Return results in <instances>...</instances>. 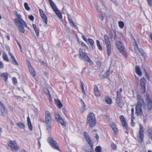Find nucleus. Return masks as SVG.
<instances>
[{
  "mask_svg": "<svg viewBox=\"0 0 152 152\" xmlns=\"http://www.w3.org/2000/svg\"><path fill=\"white\" fill-rule=\"evenodd\" d=\"M14 12L17 17V18H15L14 20L15 22L16 26L18 27L20 31L21 32L24 33L25 31L24 27H26L27 24L21 18V15L20 13H18L16 11H14Z\"/></svg>",
  "mask_w": 152,
  "mask_h": 152,
  "instance_id": "obj_1",
  "label": "nucleus"
},
{
  "mask_svg": "<svg viewBox=\"0 0 152 152\" xmlns=\"http://www.w3.org/2000/svg\"><path fill=\"white\" fill-rule=\"evenodd\" d=\"M79 58L80 59H83L87 64L91 65L93 64L92 61L88 56L87 53L84 52H83L81 49L79 50Z\"/></svg>",
  "mask_w": 152,
  "mask_h": 152,
  "instance_id": "obj_2",
  "label": "nucleus"
},
{
  "mask_svg": "<svg viewBox=\"0 0 152 152\" xmlns=\"http://www.w3.org/2000/svg\"><path fill=\"white\" fill-rule=\"evenodd\" d=\"M138 102L136 105V111L138 115H140L142 114L141 105L144 103L141 96L140 95H137Z\"/></svg>",
  "mask_w": 152,
  "mask_h": 152,
  "instance_id": "obj_3",
  "label": "nucleus"
},
{
  "mask_svg": "<svg viewBox=\"0 0 152 152\" xmlns=\"http://www.w3.org/2000/svg\"><path fill=\"white\" fill-rule=\"evenodd\" d=\"M87 124L91 127H94L96 124V118L94 115L92 113H90L87 118Z\"/></svg>",
  "mask_w": 152,
  "mask_h": 152,
  "instance_id": "obj_4",
  "label": "nucleus"
},
{
  "mask_svg": "<svg viewBox=\"0 0 152 152\" xmlns=\"http://www.w3.org/2000/svg\"><path fill=\"white\" fill-rule=\"evenodd\" d=\"M144 135V129L143 127L141 124H139V133L137 135V140L139 143H141L143 141Z\"/></svg>",
  "mask_w": 152,
  "mask_h": 152,
  "instance_id": "obj_5",
  "label": "nucleus"
},
{
  "mask_svg": "<svg viewBox=\"0 0 152 152\" xmlns=\"http://www.w3.org/2000/svg\"><path fill=\"white\" fill-rule=\"evenodd\" d=\"M7 148L13 151H16L19 148L16 142L14 140L10 141L7 143Z\"/></svg>",
  "mask_w": 152,
  "mask_h": 152,
  "instance_id": "obj_6",
  "label": "nucleus"
},
{
  "mask_svg": "<svg viewBox=\"0 0 152 152\" xmlns=\"http://www.w3.org/2000/svg\"><path fill=\"white\" fill-rule=\"evenodd\" d=\"M116 45L120 53L125 57H127V54L124 49V46L121 42L120 41H117L116 43Z\"/></svg>",
  "mask_w": 152,
  "mask_h": 152,
  "instance_id": "obj_7",
  "label": "nucleus"
},
{
  "mask_svg": "<svg viewBox=\"0 0 152 152\" xmlns=\"http://www.w3.org/2000/svg\"><path fill=\"white\" fill-rule=\"evenodd\" d=\"M49 2L53 10L55 12L56 14L60 19L62 18V15L61 12L58 10L57 7L52 0H49Z\"/></svg>",
  "mask_w": 152,
  "mask_h": 152,
  "instance_id": "obj_8",
  "label": "nucleus"
},
{
  "mask_svg": "<svg viewBox=\"0 0 152 152\" xmlns=\"http://www.w3.org/2000/svg\"><path fill=\"white\" fill-rule=\"evenodd\" d=\"M48 142L53 148L60 151L57 143L52 138L49 137L48 139Z\"/></svg>",
  "mask_w": 152,
  "mask_h": 152,
  "instance_id": "obj_9",
  "label": "nucleus"
},
{
  "mask_svg": "<svg viewBox=\"0 0 152 152\" xmlns=\"http://www.w3.org/2000/svg\"><path fill=\"white\" fill-rule=\"evenodd\" d=\"M122 91V89L121 88L119 91H117V98H116V102L120 107H121L123 104L122 102L121 93Z\"/></svg>",
  "mask_w": 152,
  "mask_h": 152,
  "instance_id": "obj_10",
  "label": "nucleus"
},
{
  "mask_svg": "<svg viewBox=\"0 0 152 152\" xmlns=\"http://www.w3.org/2000/svg\"><path fill=\"white\" fill-rule=\"evenodd\" d=\"M140 88L141 91L144 93L146 91V82L145 80V78H142L141 79L140 82Z\"/></svg>",
  "mask_w": 152,
  "mask_h": 152,
  "instance_id": "obj_11",
  "label": "nucleus"
},
{
  "mask_svg": "<svg viewBox=\"0 0 152 152\" xmlns=\"http://www.w3.org/2000/svg\"><path fill=\"white\" fill-rule=\"evenodd\" d=\"M84 136L86 141L90 145L91 149H93V143L90 138L87 132H84Z\"/></svg>",
  "mask_w": 152,
  "mask_h": 152,
  "instance_id": "obj_12",
  "label": "nucleus"
},
{
  "mask_svg": "<svg viewBox=\"0 0 152 152\" xmlns=\"http://www.w3.org/2000/svg\"><path fill=\"white\" fill-rule=\"evenodd\" d=\"M45 120L47 124H51V117L50 114L48 111H46L45 113Z\"/></svg>",
  "mask_w": 152,
  "mask_h": 152,
  "instance_id": "obj_13",
  "label": "nucleus"
},
{
  "mask_svg": "<svg viewBox=\"0 0 152 152\" xmlns=\"http://www.w3.org/2000/svg\"><path fill=\"white\" fill-rule=\"evenodd\" d=\"M120 119L124 128L127 129L128 128V125L125 118L123 115H121L120 116Z\"/></svg>",
  "mask_w": 152,
  "mask_h": 152,
  "instance_id": "obj_14",
  "label": "nucleus"
},
{
  "mask_svg": "<svg viewBox=\"0 0 152 152\" xmlns=\"http://www.w3.org/2000/svg\"><path fill=\"white\" fill-rule=\"evenodd\" d=\"M146 101L147 103V107L149 110L152 108V102L150 96L148 94H146Z\"/></svg>",
  "mask_w": 152,
  "mask_h": 152,
  "instance_id": "obj_15",
  "label": "nucleus"
},
{
  "mask_svg": "<svg viewBox=\"0 0 152 152\" xmlns=\"http://www.w3.org/2000/svg\"><path fill=\"white\" fill-rule=\"evenodd\" d=\"M39 12L41 17L43 19V22L45 23V26H47V24L48 23V20L47 16L42 10L39 9Z\"/></svg>",
  "mask_w": 152,
  "mask_h": 152,
  "instance_id": "obj_16",
  "label": "nucleus"
},
{
  "mask_svg": "<svg viewBox=\"0 0 152 152\" xmlns=\"http://www.w3.org/2000/svg\"><path fill=\"white\" fill-rule=\"evenodd\" d=\"M55 117L57 120L63 126L65 125V123L61 116L58 114L56 113Z\"/></svg>",
  "mask_w": 152,
  "mask_h": 152,
  "instance_id": "obj_17",
  "label": "nucleus"
},
{
  "mask_svg": "<svg viewBox=\"0 0 152 152\" xmlns=\"http://www.w3.org/2000/svg\"><path fill=\"white\" fill-rule=\"evenodd\" d=\"M110 126L112 129L115 134L116 135L118 133V131L117 125L113 122H111L110 124Z\"/></svg>",
  "mask_w": 152,
  "mask_h": 152,
  "instance_id": "obj_18",
  "label": "nucleus"
},
{
  "mask_svg": "<svg viewBox=\"0 0 152 152\" xmlns=\"http://www.w3.org/2000/svg\"><path fill=\"white\" fill-rule=\"evenodd\" d=\"M28 65L29 68V72H30L31 74L34 77L35 75V72L34 70V69L30 63L29 61H28Z\"/></svg>",
  "mask_w": 152,
  "mask_h": 152,
  "instance_id": "obj_19",
  "label": "nucleus"
},
{
  "mask_svg": "<svg viewBox=\"0 0 152 152\" xmlns=\"http://www.w3.org/2000/svg\"><path fill=\"white\" fill-rule=\"evenodd\" d=\"M94 95L96 97H99L101 96V92L99 90L97 86H95L94 88Z\"/></svg>",
  "mask_w": 152,
  "mask_h": 152,
  "instance_id": "obj_20",
  "label": "nucleus"
},
{
  "mask_svg": "<svg viewBox=\"0 0 152 152\" xmlns=\"http://www.w3.org/2000/svg\"><path fill=\"white\" fill-rule=\"evenodd\" d=\"M0 109L1 113L4 115H5L6 113V108L3 104L0 101Z\"/></svg>",
  "mask_w": 152,
  "mask_h": 152,
  "instance_id": "obj_21",
  "label": "nucleus"
},
{
  "mask_svg": "<svg viewBox=\"0 0 152 152\" xmlns=\"http://www.w3.org/2000/svg\"><path fill=\"white\" fill-rule=\"evenodd\" d=\"M27 121L28 126V128L29 130L31 132H32L33 130V126L31 124V122L30 118L29 116H28L27 117Z\"/></svg>",
  "mask_w": 152,
  "mask_h": 152,
  "instance_id": "obj_22",
  "label": "nucleus"
},
{
  "mask_svg": "<svg viewBox=\"0 0 152 152\" xmlns=\"http://www.w3.org/2000/svg\"><path fill=\"white\" fill-rule=\"evenodd\" d=\"M9 55L10 56H11V57L12 58V63L14 65H18V64L17 62V61L15 58V57H14L12 54L11 53H9Z\"/></svg>",
  "mask_w": 152,
  "mask_h": 152,
  "instance_id": "obj_23",
  "label": "nucleus"
},
{
  "mask_svg": "<svg viewBox=\"0 0 152 152\" xmlns=\"http://www.w3.org/2000/svg\"><path fill=\"white\" fill-rule=\"evenodd\" d=\"M106 46L107 55L108 56H109L111 54V47L110 43L106 44Z\"/></svg>",
  "mask_w": 152,
  "mask_h": 152,
  "instance_id": "obj_24",
  "label": "nucleus"
},
{
  "mask_svg": "<svg viewBox=\"0 0 152 152\" xmlns=\"http://www.w3.org/2000/svg\"><path fill=\"white\" fill-rule=\"evenodd\" d=\"M68 18L69 20V23L72 27L76 29H77V26L75 25L72 19H70V18H69V16L68 17Z\"/></svg>",
  "mask_w": 152,
  "mask_h": 152,
  "instance_id": "obj_25",
  "label": "nucleus"
},
{
  "mask_svg": "<svg viewBox=\"0 0 152 152\" xmlns=\"http://www.w3.org/2000/svg\"><path fill=\"white\" fill-rule=\"evenodd\" d=\"M8 74L7 73H3L0 75V76L2 77L6 81L8 79Z\"/></svg>",
  "mask_w": 152,
  "mask_h": 152,
  "instance_id": "obj_26",
  "label": "nucleus"
},
{
  "mask_svg": "<svg viewBox=\"0 0 152 152\" xmlns=\"http://www.w3.org/2000/svg\"><path fill=\"white\" fill-rule=\"evenodd\" d=\"M32 26L35 31V33L36 34L37 36L38 37L39 35V29L36 27V25L34 24L32 25Z\"/></svg>",
  "mask_w": 152,
  "mask_h": 152,
  "instance_id": "obj_27",
  "label": "nucleus"
},
{
  "mask_svg": "<svg viewBox=\"0 0 152 152\" xmlns=\"http://www.w3.org/2000/svg\"><path fill=\"white\" fill-rule=\"evenodd\" d=\"M105 101L106 103L109 104H111L112 103L111 99L109 97L107 96L105 98Z\"/></svg>",
  "mask_w": 152,
  "mask_h": 152,
  "instance_id": "obj_28",
  "label": "nucleus"
},
{
  "mask_svg": "<svg viewBox=\"0 0 152 152\" xmlns=\"http://www.w3.org/2000/svg\"><path fill=\"white\" fill-rule=\"evenodd\" d=\"M54 100L56 104L59 108H61L63 106V104L60 100L58 99H55Z\"/></svg>",
  "mask_w": 152,
  "mask_h": 152,
  "instance_id": "obj_29",
  "label": "nucleus"
},
{
  "mask_svg": "<svg viewBox=\"0 0 152 152\" xmlns=\"http://www.w3.org/2000/svg\"><path fill=\"white\" fill-rule=\"evenodd\" d=\"M81 101L83 103L81 105V107L80 108V110L81 112H83L86 109V105L83 102L82 99H81Z\"/></svg>",
  "mask_w": 152,
  "mask_h": 152,
  "instance_id": "obj_30",
  "label": "nucleus"
},
{
  "mask_svg": "<svg viewBox=\"0 0 152 152\" xmlns=\"http://www.w3.org/2000/svg\"><path fill=\"white\" fill-rule=\"evenodd\" d=\"M88 42L90 44L91 48L92 49H94V41L91 39H88Z\"/></svg>",
  "mask_w": 152,
  "mask_h": 152,
  "instance_id": "obj_31",
  "label": "nucleus"
},
{
  "mask_svg": "<svg viewBox=\"0 0 152 152\" xmlns=\"http://www.w3.org/2000/svg\"><path fill=\"white\" fill-rule=\"evenodd\" d=\"M104 42L106 44L110 43V41L109 39V38L108 36L106 35H105L104 36Z\"/></svg>",
  "mask_w": 152,
  "mask_h": 152,
  "instance_id": "obj_32",
  "label": "nucleus"
},
{
  "mask_svg": "<svg viewBox=\"0 0 152 152\" xmlns=\"http://www.w3.org/2000/svg\"><path fill=\"white\" fill-rule=\"evenodd\" d=\"M16 125L22 129H24L25 128V125L22 122H19L16 123Z\"/></svg>",
  "mask_w": 152,
  "mask_h": 152,
  "instance_id": "obj_33",
  "label": "nucleus"
},
{
  "mask_svg": "<svg viewBox=\"0 0 152 152\" xmlns=\"http://www.w3.org/2000/svg\"><path fill=\"white\" fill-rule=\"evenodd\" d=\"M135 72L139 75L141 76L142 75V72L140 71V69L137 66L136 67Z\"/></svg>",
  "mask_w": 152,
  "mask_h": 152,
  "instance_id": "obj_34",
  "label": "nucleus"
},
{
  "mask_svg": "<svg viewBox=\"0 0 152 152\" xmlns=\"http://www.w3.org/2000/svg\"><path fill=\"white\" fill-rule=\"evenodd\" d=\"M96 43L97 46L99 50H102V48L101 45L100 44L99 41L98 40H97L96 41Z\"/></svg>",
  "mask_w": 152,
  "mask_h": 152,
  "instance_id": "obj_35",
  "label": "nucleus"
},
{
  "mask_svg": "<svg viewBox=\"0 0 152 152\" xmlns=\"http://www.w3.org/2000/svg\"><path fill=\"white\" fill-rule=\"evenodd\" d=\"M3 56L4 60L7 61H9V59L7 57V54L5 53H4L3 54Z\"/></svg>",
  "mask_w": 152,
  "mask_h": 152,
  "instance_id": "obj_36",
  "label": "nucleus"
},
{
  "mask_svg": "<svg viewBox=\"0 0 152 152\" xmlns=\"http://www.w3.org/2000/svg\"><path fill=\"white\" fill-rule=\"evenodd\" d=\"M118 24L120 28L122 29L123 28L124 26V23L123 21H119L118 22Z\"/></svg>",
  "mask_w": 152,
  "mask_h": 152,
  "instance_id": "obj_37",
  "label": "nucleus"
},
{
  "mask_svg": "<svg viewBox=\"0 0 152 152\" xmlns=\"http://www.w3.org/2000/svg\"><path fill=\"white\" fill-rule=\"evenodd\" d=\"M110 75V71H107L105 72L103 76L104 78H106L108 77Z\"/></svg>",
  "mask_w": 152,
  "mask_h": 152,
  "instance_id": "obj_38",
  "label": "nucleus"
},
{
  "mask_svg": "<svg viewBox=\"0 0 152 152\" xmlns=\"http://www.w3.org/2000/svg\"><path fill=\"white\" fill-rule=\"evenodd\" d=\"M79 43L81 45V46L83 48H85L88 49V46L83 42L81 41L80 42H79Z\"/></svg>",
  "mask_w": 152,
  "mask_h": 152,
  "instance_id": "obj_39",
  "label": "nucleus"
},
{
  "mask_svg": "<svg viewBox=\"0 0 152 152\" xmlns=\"http://www.w3.org/2000/svg\"><path fill=\"white\" fill-rule=\"evenodd\" d=\"M24 7L26 10L29 11L30 9V7L28 6V4L27 3H25L24 4Z\"/></svg>",
  "mask_w": 152,
  "mask_h": 152,
  "instance_id": "obj_40",
  "label": "nucleus"
},
{
  "mask_svg": "<svg viewBox=\"0 0 152 152\" xmlns=\"http://www.w3.org/2000/svg\"><path fill=\"white\" fill-rule=\"evenodd\" d=\"M142 55L145 58H146L147 57V56L146 54L143 50L140 51Z\"/></svg>",
  "mask_w": 152,
  "mask_h": 152,
  "instance_id": "obj_41",
  "label": "nucleus"
},
{
  "mask_svg": "<svg viewBox=\"0 0 152 152\" xmlns=\"http://www.w3.org/2000/svg\"><path fill=\"white\" fill-rule=\"evenodd\" d=\"M102 151L101 147L100 146H98L96 147L95 151L96 152H101Z\"/></svg>",
  "mask_w": 152,
  "mask_h": 152,
  "instance_id": "obj_42",
  "label": "nucleus"
},
{
  "mask_svg": "<svg viewBox=\"0 0 152 152\" xmlns=\"http://www.w3.org/2000/svg\"><path fill=\"white\" fill-rule=\"evenodd\" d=\"M147 132L148 134V136L152 134V129L151 128H149L147 130Z\"/></svg>",
  "mask_w": 152,
  "mask_h": 152,
  "instance_id": "obj_43",
  "label": "nucleus"
},
{
  "mask_svg": "<svg viewBox=\"0 0 152 152\" xmlns=\"http://www.w3.org/2000/svg\"><path fill=\"white\" fill-rule=\"evenodd\" d=\"M111 147L113 149H114V150L116 149L117 147H116V145L115 144L113 143L111 144Z\"/></svg>",
  "mask_w": 152,
  "mask_h": 152,
  "instance_id": "obj_44",
  "label": "nucleus"
},
{
  "mask_svg": "<svg viewBox=\"0 0 152 152\" xmlns=\"http://www.w3.org/2000/svg\"><path fill=\"white\" fill-rule=\"evenodd\" d=\"M47 130L50 131L51 129V124H47Z\"/></svg>",
  "mask_w": 152,
  "mask_h": 152,
  "instance_id": "obj_45",
  "label": "nucleus"
},
{
  "mask_svg": "<svg viewBox=\"0 0 152 152\" xmlns=\"http://www.w3.org/2000/svg\"><path fill=\"white\" fill-rule=\"evenodd\" d=\"M28 18L31 21H33L34 20V17L33 15H29L28 16Z\"/></svg>",
  "mask_w": 152,
  "mask_h": 152,
  "instance_id": "obj_46",
  "label": "nucleus"
},
{
  "mask_svg": "<svg viewBox=\"0 0 152 152\" xmlns=\"http://www.w3.org/2000/svg\"><path fill=\"white\" fill-rule=\"evenodd\" d=\"M133 47H134V50H137V49H138L137 45L136 42H135L134 44Z\"/></svg>",
  "mask_w": 152,
  "mask_h": 152,
  "instance_id": "obj_47",
  "label": "nucleus"
},
{
  "mask_svg": "<svg viewBox=\"0 0 152 152\" xmlns=\"http://www.w3.org/2000/svg\"><path fill=\"white\" fill-rule=\"evenodd\" d=\"M80 84H81V88H82V91H83V92H84V90H85V89H84V87L83 83L82 82H81Z\"/></svg>",
  "mask_w": 152,
  "mask_h": 152,
  "instance_id": "obj_48",
  "label": "nucleus"
},
{
  "mask_svg": "<svg viewBox=\"0 0 152 152\" xmlns=\"http://www.w3.org/2000/svg\"><path fill=\"white\" fill-rule=\"evenodd\" d=\"M147 1L148 4L150 6L152 5V0H147Z\"/></svg>",
  "mask_w": 152,
  "mask_h": 152,
  "instance_id": "obj_49",
  "label": "nucleus"
},
{
  "mask_svg": "<svg viewBox=\"0 0 152 152\" xmlns=\"http://www.w3.org/2000/svg\"><path fill=\"white\" fill-rule=\"evenodd\" d=\"M99 18L100 20L102 21L104 18L103 15H100L99 16Z\"/></svg>",
  "mask_w": 152,
  "mask_h": 152,
  "instance_id": "obj_50",
  "label": "nucleus"
},
{
  "mask_svg": "<svg viewBox=\"0 0 152 152\" xmlns=\"http://www.w3.org/2000/svg\"><path fill=\"white\" fill-rule=\"evenodd\" d=\"M82 37L83 39L86 42H88V40L87 38L84 35H82Z\"/></svg>",
  "mask_w": 152,
  "mask_h": 152,
  "instance_id": "obj_51",
  "label": "nucleus"
},
{
  "mask_svg": "<svg viewBox=\"0 0 152 152\" xmlns=\"http://www.w3.org/2000/svg\"><path fill=\"white\" fill-rule=\"evenodd\" d=\"M4 67V64L3 63L0 61V69H3Z\"/></svg>",
  "mask_w": 152,
  "mask_h": 152,
  "instance_id": "obj_52",
  "label": "nucleus"
},
{
  "mask_svg": "<svg viewBox=\"0 0 152 152\" xmlns=\"http://www.w3.org/2000/svg\"><path fill=\"white\" fill-rule=\"evenodd\" d=\"M63 113H64V114L65 115H66L67 112V111L65 109H63Z\"/></svg>",
  "mask_w": 152,
  "mask_h": 152,
  "instance_id": "obj_53",
  "label": "nucleus"
},
{
  "mask_svg": "<svg viewBox=\"0 0 152 152\" xmlns=\"http://www.w3.org/2000/svg\"><path fill=\"white\" fill-rule=\"evenodd\" d=\"M13 82L15 83H17V80L15 77H13Z\"/></svg>",
  "mask_w": 152,
  "mask_h": 152,
  "instance_id": "obj_54",
  "label": "nucleus"
},
{
  "mask_svg": "<svg viewBox=\"0 0 152 152\" xmlns=\"http://www.w3.org/2000/svg\"><path fill=\"white\" fill-rule=\"evenodd\" d=\"M131 125L133 127L135 125V123L133 121V120H131Z\"/></svg>",
  "mask_w": 152,
  "mask_h": 152,
  "instance_id": "obj_55",
  "label": "nucleus"
},
{
  "mask_svg": "<svg viewBox=\"0 0 152 152\" xmlns=\"http://www.w3.org/2000/svg\"><path fill=\"white\" fill-rule=\"evenodd\" d=\"M82 94H83V97L85 98L86 96V94L85 90H84V92H83V91H82Z\"/></svg>",
  "mask_w": 152,
  "mask_h": 152,
  "instance_id": "obj_56",
  "label": "nucleus"
},
{
  "mask_svg": "<svg viewBox=\"0 0 152 152\" xmlns=\"http://www.w3.org/2000/svg\"><path fill=\"white\" fill-rule=\"evenodd\" d=\"M15 40H16V42H17V43L18 45V46H19V47H20L21 45H20V43L18 42V40L17 39H16Z\"/></svg>",
  "mask_w": 152,
  "mask_h": 152,
  "instance_id": "obj_57",
  "label": "nucleus"
},
{
  "mask_svg": "<svg viewBox=\"0 0 152 152\" xmlns=\"http://www.w3.org/2000/svg\"><path fill=\"white\" fill-rule=\"evenodd\" d=\"M41 138V137H40L38 139V144H39V146H41L40 142L39 141V140H40Z\"/></svg>",
  "mask_w": 152,
  "mask_h": 152,
  "instance_id": "obj_58",
  "label": "nucleus"
},
{
  "mask_svg": "<svg viewBox=\"0 0 152 152\" xmlns=\"http://www.w3.org/2000/svg\"><path fill=\"white\" fill-rule=\"evenodd\" d=\"M147 79L148 80L149 79V76L147 74V73L145 75Z\"/></svg>",
  "mask_w": 152,
  "mask_h": 152,
  "instance_id": "obj_59",
  "label": "nucleus"
},
{
  "mask_svg": "<svg viewBox=\"0 0 152 152\" xmlns=\"http://www.w3.org/2000/svg\"><path fill=\"white\" fill-rule=\"evenodd\" d=\"M96 64L99 66H100L101 65V64L100 62L99 61H98L97 62Z\"/></svg>",
  "mask_w": 152,
  "mask_h": 152,
  "instance_id": "obj_60",
  "label": "nucleus"
},
{
  "mask_svg": "<svg viewBox=\"0 0 152 152\" xmlns=\"http://www.w3.org/2000/svg\"><path fill=\"white\" fill-rule=\"evenodd\" d=\"M134 118H135L134 116V114H132L131 120H133Z\"/></svg>",
  "mask_w": 152,
  "mask_h": 152,
  "instance_id": "obj_61",
  "label": "nucleus"
},
{
  "mask_svg": "<svg viewBox=\"0 0 152 152\" xmlns=\"http://www.w3.org/2000/svg\"><path fill=\"white\" fill-rule=\"evenodd\" d=\"M131 112H132V114H134V108H132L131 109Z\"/></svg>",
  "mask_w": 152,
  "mask_h": 152,
  "instance_id": "obj_62",
  "label": "nucleus"
},
{
  "mask_svg": "<svg viewBox=\"0 0 152 152\" xmlns=\"http://www.w3.org/2000/svg\"><path fill=\"white\" fill-rule=\"evenodd\" d=\"M6 50H7L8 52H10V49L9 47H6ZM10 53L9 52V53Z\"/></svg>",
  "mask_w": 152,
  "mask_h": 152,
  "instance_id": "obj_63",
  "label": "nucleus"
},
{
  "mask_svg": "<svg viewBox=\"0 0 152 152\" xmlns=\"http://www.w3.org/2000/svg\"><path fill=\"white\" fill-rule=\"evenodd\" d=\"M95 138L96 139L98 140L99 139V136L98 135H96L95 136Z\"/></svg>",
  "mask_w": 152,
  "mask_h": 152,
  "instance_id": "obj_64",
  "label": "nucleus"
}]
</instances>
